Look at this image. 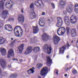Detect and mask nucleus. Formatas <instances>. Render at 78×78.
Wrapping results in <instances>:
<instances>
[{"instance_id":"nucleus-1","label":"nucleus","mask_w":78,"mask_h":78,"mask_svg":"<svg viewBox=\"0 0 78 78\" xmlns=\"http://www.w3.org/2000/svg\"><path fill=\"white\" fill-rule=\"evenodd\" d=\"M64 22L66 24L69 25H70V21L71 23L74 24L76 22V16L75 15H72L70 18V20H69V18L68 16H65L64 18Z\"/></svg>"},{"instance_id":"nucleus-2","label":"nucleus","mask_w":78,"mask_h":78,"mask_svg":"<svg viewBox=\"0 0 78 78\" xmlns=\"http://www.w3.org/2000/svg\"><path fill=\"white\" fill-rule=\"evenodd\" d=\"M66 31V29L64 27H60L57 30V34L59 36H62L65 34Z\"/></svg>"},{"instance_id":"nucleus-3","label":"nucleus","mask_w":78,"mask_h":78,"mask_svg":"<svg viewBox=\"0 0 78 78\" xmlns=\"http://www.w3.org/2000/svg\"><path fill=\"white\" fill-rule=\"evenodd\" d=\"M52 48L51 47H48V45L45 44L44 46V49L46 53H47L48 55H50L51 52Z\"/></svg>"},{"instance_id":"nucleus-4","label":"nucleus","mask_w":78,"mask_h":78,"mask_svg":"<svg viewBox=\"0 0 78 78\" xmlns=\"http://www.w3.org/2000/svg\"><path fill=\"white\" fill-rule=\"evenodd\" d=\"M73 4L72 3L70 2H69L68 3V5L66 8V10L68 12L70 13V12H72V11H73Z\"/></svg>"},{"instance_id":"nucleus-5","label":"nucleus","mask_w":78,"mask_h":78,"mask_svg":"<svg viewBox=\"0 0 78 78\" xmlns=\"http://www.w3.org/2000/svg\"><path fill=\"white\" fill-rule=\"evenodd\" d=\"M48 72V68L47 67H44L41 71V74L42 76H45Z\"/></svg>"},{"instance_id":"nucleus-6","label":"nucleus","mask_w":78,"mask_h":78,"mask_svg":"<svg viewBox=\"0 0 78 78\" xmlns=\"http://www.w3.org/2000/svg\"><path fill=\"white\" fill-rule=\"evenodd\" d=\"M0 64L2 67L3 69H5L6 66V63L5 60L3 58L0 59Z\"/></svg>"},{"instance_id":"nucleus-7","label":"nucleus","mask_w":78,"mask_h":78,"mask_svg":"<svg viewBox=\"0 0 78 78\" xmlns=\"http://www.w3.org/2000/svg\"><path fill=\"white\" fill-rule=\"evenodd\" d=\"M61 39L59 37H58V36L56 35H55L54 36V38H53V42L54 43V44L55 45H57L60 41Z\"/></svg>"},{"instance_id":"nucleus-8","label":"nucleus","mask_w":78,"mask_h":78,"mask_svg":"<svg viewBox=\"0 0 78 78\" xmlns=\"http://www.w3.org/2000/svg\"><path fill=\"white\" fill-rule=\"evenodd\" d=\"M35 5L37 6V7L39 6H44V4L42 1H36L34 3Z\"/></svg>"},{"instance_id":"nucleus-9","label":"nucleus","mask_w":78,"mask_h":78,"mask_svg":"<svg viewBox=\"0 0 78 78\" xmlns=\"http://www.w3.org/2000/svg\"><path fill=\"white\" fill-rule=\"evenodd\" d=\"M33 51V48L31 46L28 47L25 52L24 54L25 55H29V54L31 53V52Z\"/></svg>"},{"instance_id":"nucleus-10","label":"nucleus","mask_w":78,"mask_h":78,"mask_svg":"<svg viewBox=\"0 0 78 78\" xmlns=\"http://www.w3.org/2000/svg\"><path fill=\"white\" fill-rule=\"evenodd\" d=\"M30 16L31 19H33L35 17H36V14L34 12V9H32L30 10Z\"/></svg>"},{"instance_id":"nucleus-11","label":"nucleus","mask_w":78,"mask_h":78,"mask_svg":"<svg viewBox=\"0 0 78 78\" xmlns=\"http://www.w3.org/2000/svg\"><path fill=\"white\" fill-rule=\"evenodd\" d=\"M18 20L20 23H23L24 22V16L22 14L19 15L18 18Z\"/></svg>"},{"instance_id":"nucleus-12","label":"nucleus","mask_w":78,"mask_h":78,"mask_svg":"<svg viewBox=\"0 0 78 78\" xmlns=\"http://www.w3.org/2000/svg\"><path fill=\"white\" fill-rule=\"evenodd\" d=\"M70 32L73 37H75L76 36V31L75 29H71Z\"/></svg>"},{"instance_id":"nucleus-13","label":"nucleus","mask_w":78,"mask_h":78,"mask_svg":"<svg viewBox=\"0 0 78 78\" xmlns=\"http://www.w3.org/2000/svg\"><path fill=\"white\" fill-rule=\"evenodd\" d=\"M8 14V12L7 10L3 11L2 14V19H6V16Z\"/></svg>"},{"instance_id":"nucleus-14","label":"nucleus","mask_w":78,"mask_h":78,"mask_svg":"<svg viewBox=\"0 0 78 78\" xmlns=\"http://www.w3.org/2000/svg\"><path fill=\"white\" fill-rule=\"evenodd\" d=\"M42 40L45 42L47 41L48 39V36L46 34H44L42 35Z\"/></svg>"},{"instance_id":"nucleus-15","label":"nucleus","mask_w":78,"mask_h":78,"mask_svg":"<svg viewBox=\"0 0 78 78\" xmlns=\"http://www.w3.org/2000/svg\"><path fill=\"white\" fill-rule=\"evenodd\" d=\"M39 24L40 27H43L45 25V23L44 21L41 18H40L39 22Z\"/></svg>"},{"instance_id":"nucleus-16","label":"nucleus","mask_w":78,"mask_h":78,"mask_svg":"<svg viewBox=\"0 0 78 78\" xmlns=\"http://www.w3.org/2000/svg\"><path fill=\"white\" fill-rule=\"evenodd\" d=\"M47 62L46 63V64L48 66H51V64L50 63H51V62L52 60L49 57V56H48L47 57Z\"/></svg>"},{"instance_id":"nucleus-17","label":"nucleus","mask_w":78,"mask_h":78,"mask_svg":"<svg viewBox=\"0 0 78 78\" xmlns=\"http://www.w3.org/2000/svg\"><path fill=\"white\" fill-rule=\"evenodd\" d=\"M60 5L61 8H64L66 5V2L64 1H61L60 3Z\"/></svg>"},{"instance_id":"nucleus-18","label":"nucleus","mask_w":78,"mask_h":78,"mask_svg":"<svg viewBox=\"0 0 78 78\" xmlns=\"http://www.w3.org/2000/svg\"><path fill=\"white\" fill-rule=\"evenodd\" d=\"M1 54L2 56H5V55H6V50L4 48H0V50Z\"/></svg>"},{"instance_id":"nucleus-19","label":"nucleus","mask_w":78,"mask_h":78,"mask_svg":"<svg viewBox=\"0 0 78 78\" xmlns=\"http://www.w3.org/2000/svg\"><path fill=\"white\" fill-rule=\"evenodd\" d=\"M66 49V46L65 45L63 46L61 48H60L59 51L60 53H62L64 54V50Z\"/></svg>"},{"instance_id":"nucleus-20","label":"nucleus","mask_w":78,"mask_h":78,"mask_svg":"<svg viewBox=\"0 0 78 78\" xmlns=\"http://www.w3.org/2000/svg\"><path fill=\"white\" fill-rule=\"evenodd\" d=\"M6 42V39L2 37H0V45L3 44Z\"/></svg>"},{"instance_id":"nucleus-21","label":"nucleus","mask_w":78,"mask_h":78,"mask_svg":"<svg viewBox=\"0 0 78 78\" xmlns=\"http://www.w3.org/2000/svg\"><path fill=\"white\" fill-rule=\"evenodd\" d=\"M23 46H24V44H23L18 48V50L20 52V53H21L23 51Z\"/></svg>"},{"instance_id":"nucleus-22","label":"nucleus","mask_w":78,"mask_h":78,"mask_svg":"<svg viewBox=\"0 0 78 78\" xmlns=\"http://www.w3.org/2000/svg\"><path fill=\"white\" fill-rule=\"evenodd\" d=\"M39 28L37 27H34L33 29V33H37L39 32Z\"/></svg>"},{"instance_id":"nucleus-23","label":"nucleus","mask_w":78,"mask_h":78,"mask_svg":"<svg viewBox=\"0 0 78 78\" xmlns=\"http://www.w3.org/2000/svg\"><path fill=\"white\" fill-rule=\"evenodd\" d=\"M4 1L5 2L6 0H2V1L0 2V8L1 9H3V8H4V2H3Z\"/></svg>"},{"instance_id":"nucleus-24","label":"nucleus","mask_w":78,"mask_h":78,"mask_svg":"<svg viewBox=\"0 0 78 78\" xmlns=\"http://www.w3.org/2000/svg\"><path fill=\"white\" fill-rule=\"evenodd\" d=\"M5 29L6 30H7V31H10V25H5Z\"/></svg>"},{"instance_id":"nucleus-25","label":"nucleus","mask_w":78,"mask_h":78,"mask_svg":"<svg viewBox=\"0 0 78 78\" xmlns=\"http://www.w3.org/2000/svg\"><path fill=\"white\" fill-rule=\"evenodd\" d=\"M40 50V48L39 47H35L33 49V51L35 52H37Z\"/></svg>"},{"instance_id":"nucleus-26","label":"nucleus","mask_w":78,"mask_h":78,"mask_svg":"<svg viewBox=\"0 0 78 78\" xmlns=\"http://www.w3.org/2000/svg\"><path fill=\"white\" fill-rule=\"evenodd\" d=\"M10 56H14V52L12 49H11L10 51Z\"/></svg>"},{"instance_id":"nucleus-27","label":"nucleus","mask_w":78,"mask_h":78,"mask_svg":"<svg viewBox=\"0 0 78 78\" xmlns=\"http://www.w3.org/2000/svg\"><path fill=\"white\" fill-rule=\"evenodd\" d=\"M75 11L76 12L78 13V4H77L75 5Z\"/></svg>"},{"instance_id":"nucleus-28","label":"nucleus","mask_w":78,"mask_h":78,"mask_svg":"<svg viewBox=\"0 0 78 78\" xmlns=\"http://www.w3.org/2000/svg\"><path fill=\"white\" fill-rule=\"evenodd\" d=\"M62 22L58 21L57 24V26L58 27H59L61 26H62Z\"/></svg>"},{"instance_id":"nucleus-29","label":"nucleus","mask_w":78,"mask_h":78,"mask_svg":"<svg viewBox=\"0 0 78 78\" xmlns=\"http://www.w3.org/2000/svg\"><path fill=\"white\" fill-rule=\"evenodd\" d=\"M29 73H33L34 72V70L32 69H29V70H27V72H28Z\"/></svg>"},{"instance_id":"nucleus-30","label":"nucleus","mask_w":78,"mask_h":78,"mask_svg":"<svg viewBox=\"0 0 78 78\" xmlns=\"http://www.w3.org/2000/svg\"><path fill=\"white\" fill-rule=\"evenodd\" d=\"M10 3H5V7L6 8L8 9H10Z\"/></svg>"},{"instance_id":"nucleus-31","label":"nucleus","mask_w":78,"mask_h":78,"mask_svg":"<svg viewBox=\"0 0 78 78\" xmlns=\"http://www.w3.org/2000/svg\"><path fill=\"white\" fill-rule=\"evenodd\" d=\"M16 40H14L13 41L11 42V44H10L11 47H13L15 43V42H16Z\"/></svg>"},{"instance_id":"nucleus-32","label":"nucleus","mask_w":78,"mask_h":78,"mask_svg":"<svg viewBox=\"0 0 78 78\" xmlns=\"http://www.w3.org/2000/svg\"><path fill=\"white\" fill-rule=\"evenodd\" d=\"M17 75L16 74H13L10 76L11 78H15L17 77Z\"/></svg>"},{"instance_id":"nucleus-33","label":"nucleus","mask_w":78,"mask_h":78,"mask_svg":"<svg viewBox=\"0 0 78 78\" xmlns=\"http://www.w3.org/2000/svg\"><path fill=\"white\" fill-rule=\"evenodd\" d=\"M38 69H40L41 67H42L43 64L41 63H39L37 65Z\"/></svg>"},{"instance_id":"nucleus-34","label":"nucleus","mask_w":78,"mask_h":78,"mask_svg":"<svg viewBox=\"0 0 78 78\" xmlns=\"http://www.w3.org/2000/svg\"><path fill=\"white\" fill-rule=\"evenodd\" d=\"M58 22H62V18L60 17H57Z\"/></svg>"},{"instance_id":"nucleus-35","label":"nucleus","mask_w":78,"mask_h":78,"mask_svg":"<svg viewBox=\"0 0 78 78\" xmlns=\"http://www.w3.org/2000/svg\"><path fill=\"white\" fill-rule=\"evenodd\" d=\"M14 33L16 35V36H18L19 34V30H15V32L14 31Z\"/></svg>"},{"instance_id":"nucleus-36","label":"nucleus","mask_w":78,"mask_h":78,"mask_svg":"<svg viewBox=\"0 0 78 78\" xmlns=\"http://www.w3.org/2000/svg\"><path fill=\"white\" fill-rule=\"evenodd\" d=\"M18 28H21V27H20L19 26H16L15 28V29L14 30V31H15V32L16 30H17V29H18Z\"/></svg>"},{"instance_id":"nucleus-37","label":"nucleus","mask_w":78,"mask_h":78,"mask_svg":"<svg viewBox=\"0 0 78 78\" xmlns=\"http://www.w3.org/2000/svg\"><path fill=\"white\" fill-rule=\"evenodd\" d=\"M7 58L9 59L10 58V50H9L7 55Z\"/></svg>"},{"instance_id":"nucleus-38","label":"nucleus","mask_w":78,"mask_h":78,"mask_svg":"<svg viewBox=\"0 0 78 78\" xmlns=\"http://www.w3.org/2000/svg\"><path fill=\"white\" fill-rule=\"evenodd\" d=\"M54 73H56V75H59V74L58 73H59V71L58 69L55 70H54Z\"/></svg>"},{"instance_id":"nucleus-39","label":"nucleus","mask_w":78,"mask_h":78,"mask_svg":"<svg viewBox=\"0 0 78 78\" xmlns=\"http://www.w3.org/2000/svg\"><path fill=\"white\" fill-rule=\"evenodd\" d=\"M73 73L74 75L76 74V73H77V71L75 69L73 70Z\"/></svg>"},{"instance_id":"nucleus-40","label":"nucleus","mask_w":78,"mask_h":78,"mask_svg":"<svg viewBox=\"0 0 78 78\" xmlns=\"http://www.w3.org/2000/svg\"><path fill=\"white\" fill-rule=\"evenodd\" d=\"M66 31L68 33H69L70 32V28L68 27H66Z\"/></svg>"},{"instance_id":"nucleus-41","label":"nucleus","mask_w":78,"mask_h":78,"mask_svg":"<svg viewBox=\"0 0 78 78\" xmlns=\"http://www.w3.org/2000/svg\"><path fill=\"white\" fill-rule=\"evenodd\" d=\"M51 5H52L53 8L55 9V4H54L53 3H51Z\"/></svg>"},{"instance_id":"nucleus-42","label":"nucleus","mask_w":78,"mask_h":78,"mask_svg":"<svg viewBox=\"0 0 78 78\" xmlns=\"http://www.w3.org/2000/svg\"><path fill=\"white\" fill-rule=\"evenodd\" d=\"M22 35V32H20V34L18 35V37H21Z\"/></svg>"},{"instance_id":"nucleus-43","label":"nucleus","mask_w":78,"mask_h":78,"mask_svg":"<svg viewBox=\"0 0 78 78\" xmlns=\"http://www.w3.org/2000/svg\"><path fill=\"white\" fill-rule=\"evenodd\" d=\"M34 7V5H33V3H32L30 6V8H33Z\"/></svg>"},{"instance_id":"nucleus-44","label":"nucleus","mask_w":78,"mask_h":78,"mask_svg":"<svg viewBox=\"0 0 78 78\" xmlns=\"http://www.w3.org/2000/svg\"><path fill=\"white\" fill-rule=\"evenodd\" d=\"M2 21L0 20V28H1V27H2Z\"/></svg>"},{"instance_id":"nucleus-45","label":"nucleus","mask_w":78,"mask_h":78,"mask_svg":"<svg viewBox=\"0 0 78 78\" xmlns=\"http://www.w3.org/2000/svg\"><path fill=\"white\" fill-rule=\"evenodd\" d=\"M30 42L32 43H33V42H34V40H33V39L31 38L30 39Z\"/></svg>"},{"instance_id":"nucleus-46","label":"nucleus","mask_w":78,"mask_h":78,"mask_svg":"<svg viewBox=\"0 0 78 78\" xmlns=\"http://www.w3.org/2000/svg\"><path fill=\"white\" fill-rule=\"evenodd\" d=\"M10 4H11L10 8H12V5H13V2H11Z\"/></svg>"},{"instance_id":"nucleus-47","label":"nucleus","mask_w":78,"mask_h":78,"mask_svg":"<svg viewBox=\"0 0 78 78\" xmlns=\"http://www.w3.org/2000/svg\"><path fill=\"white\" fill-rule=\"evenodd\" d=\"M10 31H12V27L11 25H10Z\"/></svg>"},{"instance_id":"nucleus-48","label":"nucleus","mask_w":78,"mask_h":78,"mask_svg":"<svg viewBox=\"0 0 78 78\" xmlns=\"http://www.w3.org/2000/svg\"><path fill=\"white\" fill-rule=\"evenodd\" d=\"M42 16H45V12H43L42 13Z\"/></svg>"},{"instance_id":"nucleus-49","label":"nucleus","mask_w":78,"mask_h":78,"mask_svg":"<svg viewBox=\"0 0 78 78\" xmlns=\"http://www.w3.org/2000/svg\"><path fill=\"white\" fill-rule=\"evenodd\" d=\"M63 13L64 14H67V11H63Z\"/></svg>"},{"instance_id":"nucleus-50","label":"nucleus","mask_w":78,"mask_h":78,"mask_svg":"<svg viewBox=\"0 0 78 78\" xmlns=\"http://www.w3.org/2000/svg\"><path fill=\"white\" fill-rule=\"evenodd\" d=\"M23 9H24L22 8L21 9V12L22 13H23L24 12H23Z\"/></svg>"},{"instance_id":"nucleus-51","label":"nucleus","mask_w":78,"mask_h":78,"mask_svg":"<svg viewBox=\"0 0 78 78\" xmlns=\"http://www.w3.org/2000/svg\"><path fill=\"white\" fill-rule=\"evenodd\" d=\"M48 23H51V22L50 21V20L48 19Z\"/></svg>"},{"instance_id":"nucleus-52","label":"nucleus","mask_w":78,"mask_h":78,"mask_svg":"<svg viewBox=\"0 0 78 78\" xmlns=\"http://www.w3.org/2000/svg\"><path fill=\"white\" fill-rule=\"evenodd\" d=\"M65 71H67L68 70V67H66L65 69Z\"/></svg>"},{"instance_id":"nucleus-53","label":"nucleus","mask_w":78,"mask_h":78,"mask_svg":"<svg viewBox=\"0 0 78 78\" xmlns=\"http://www.w3.org/2000/svg\"><path fill=\"white\" fill-rule=\"evenodd\" d=\"M12 60L13 61H15L16 60V61H18V60L17 59H16L15 58H13Z\"/></svg>"},{"instance_id":"nucleus-54","label":"nucleus","mask_w":78,"mask_h":78,"mask_svg":"<svg viewBox=\"0 0 78 78\" xmlns=\"http://www.w3.org/2000/svg\"><path fill=\"white\" fill-rule=\"evenodd\" d=\"M2 76H3V75L1 74V73L0 74V78H2Z\"/></svg>"},{"instance_id":"nucleus-55","label":"nucleus","mask_w":78,"mask_h":78,"mask_svg":"<svg viewBox=\"0 0 78 78\" xmlns=\"http://www.w3.org/2000/svg\"><path fill=\"white\" fill-rule=\"evenodd\" d=\"M70 46V45H69V44H67V47H69Z\"/></svg>"},{"instance_id":"nucleus-56","label":"nucleus","mask_w":78,"mask_h":78,"mask_svg":"<svg viewBox=\"0 0 78 78\" xmlns=\"http://www.w3.org/2000/svg\"><path fill=\"white\" fill-rule=\"evenodd\" d=\"M2 69H1V68H0V74L2 73Z\"/></svg>"},{"instance_id":"nucleus-57","label":"nucleus","mask_w":78,"mask_h":78,"mask_svg":"<svg viewBox=\"0 0 78 78\" xmlns=\"http://www.w3.org/2000/svg\"><path fill=\"white\" fill-rule=\"evenodd\" d=\"M34 39H35V40L36 41H37V37H34Z\"/></svg>"},{"instance_id":"nucleus-58","label":"nucleus","mask_w":78,"mask_h":78,"mask_svg":"<svg viewBox=\"0 0 78 78\" xmlns=\"http://www.w3.org/2000/svg\"><path fill=\"white\" fill-rule=\"evenodd\" d=\"M66 77V76H67V74H66L65 75H64Z\"/></svg>"},{"instance_id":"nucleus-59","label":"nucleus","mask_w":78,"mask_h":78,"mask_svg":"<svg viewBox=\"0 0 78 78\" xmlns=\"http://www.w3.org/2000/svg\"><path fill=\"white\" fill-rule=\"evenodd\" d=\"M20 62H22V61H23L22 59H20Z\"/></svg>"},{"instance_id":"nucleus-60","label":"nucleus","mask_w":78,"mask_h":78,"mask_svg":"<svg viewBox=\"0 0 78 78\" xmlns=\"http://www.w3.org/2000/svg\"><path fill=\"white\" fill-rule=\"evenodd\" d=\"M14 20V19L13 18H12L10 20L13 21Z\"/></svg>"},{"instance_id":"nucleus-61","label":"nucleus","mask_w":78,"mask_h":78,"mask_svg":"<svg viewBox=\"0 0 78 78\" xmlns=\"http://www.w3.org/2000/svg\"><path fill=\"white\" fill-rule=\"evenodd\" d=\"M34 59H36L37 58V57H36L35 58H34Z\"/></svg>"},{"instance_id":"nucleus-62","label":"nucleus","mask_w":78,"mask_h":78,"mask_svg":"<svg viewBox=\"0 0 78 78\" xmlns=\"http://www.w3.org/2000/svg\"><path fill=\"white\" fill-rule=\"evenodd\" d=\"M6 74L5 73V74H4V76H6Z\"/></svg>"},{"instance_id":"nucleus-63","label":"nucleus","mask_w":78,"mask_h":78,"mask_svg":"<svg viewBox=\"0 0 78 78\" xmlns=\"http://www.w3.org/2000/svg\"><path fill=\"white\" fill-rule=\"evenodd\" d=\"M66 58H69V56H68V55H67L66 56Z\"/></svg>"},{"instance_id":"nucleus-64","label":"nucleus","mask_w":78,"mask_h":78,"mask_svg":"<svg viewBox=\"0 0 78 78\" xmlns=\"http://www.w3.org/2000/svg\"><path fill=\"white\" fill-rule=\"evenodd\" d=\"M38 78H41V76H39L38 77Z\"/></svg>"}]
</instances>
